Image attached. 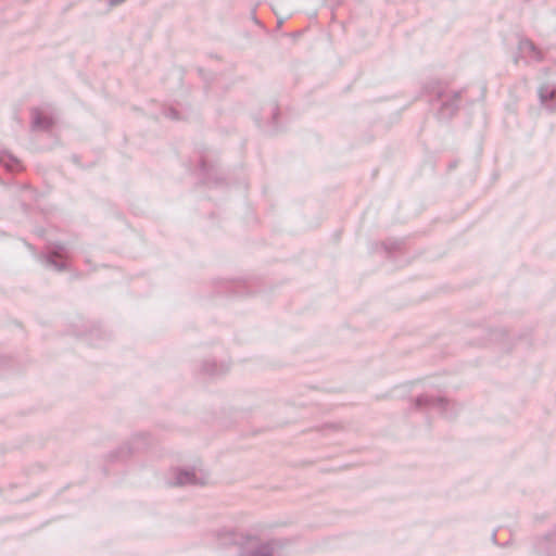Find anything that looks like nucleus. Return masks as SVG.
Wrapping results in <instances>:
<instances>
[{
    "label": "nucleus",
    "mask_w": 556,
    "mask_h": 556,
    "mask_svg": "<svg viewBox=\"0 0 556 556\" xmlns=\"http://www.w3.org/2000/svg\"><path fill=\"white\" fill-rule=\"evenodd\" d=\"M48 263H49V264H51V265L56 266V263H55L52 258H49V260H48Z\"/></svg>",
    "instance_id": "8"
},
{
    "label": "nucleus",
    "mask_w": 556,
    "mask_h": 556,
    "mask_svg": "<svg viewBox=\"0 0 556 556\" xmlns=\"http://www.w3.org/2000/svg\"><path fill=\"white\" fill-rule=\"evenodd\" d=\"M123 1L124 0H110V4L111 5H116V4H118V3L123 2Z\"/></svg>",
    "instance_id": "6"
},
{
    "label": "nucleus",
    "mask_w": 556,
    "mask_h": 556,
    "mask_svg": "<svg viewBox=\"0 0 556 556\" xmlns=\"http://www.w3.org/2000/svg\"><path fill=\"white\" fill-rule=\"evenodd\" d=\"M230 541H231L232 543H237V542H238V541H237V535L231 533V534H230Z\"/></svg>",
    "instance_id": "7"
},
{
    "label": "nucleus",
    "mask_w": 556,
    "mask_h": 556,
    "mask_svg": "<svg viewBox=\"0 0 556 556\" xmlns=\"http://www.w3.org/2000/svg\"><path fill=\"white\" fill-rule=\"evenodd\" d=\"M519 49L521 53H523L526 56L536 61L541 60V52L535 48L533 42H531L530 40L520 41Z\"/></svg>",
    "instance_id": "3"
},
{
    "label": "nucleus",
    "mask_w": 556,
    "mask_h": 556,
    "mask_svg": "<svg viewBox=\"0 0 556 556\" xmlns=\"http://www.w3.org/2000/svg\"><path fill=\"white\" fill-rule=\"evenodd\" d=\"M210 480L208 475L202 469L192 468L176 472L174 485H203Z\"/></svg>",
    "instance_id": "1"
},
{
    "label": "nucleus",
    "mask_w": 556,
    "mask_h": 556,
    "mask_svg": "<svg viewBox=\"0 0 556 556\" xmlns=\"http://www.w3.org/2000/svg\"><path fill=\"white\" fill-rule=\"evenodd\" d=\"M539 96L542 104L545 105L546 109L551 111L556 110V89L543 86L539 90Z\"/></svg>",
    "instance_id": "2"
},
{
    "label": "nucleus",
    "mask_w": 556,
    "mask_h": 556,
    "mask_svg": "<svg viewBox=\"0 0 556 556\" xmlns=\"http://www.w3.org/2000/svg\"><path fill=\"white\" fill-rule=\"evenodd\" d=\"M33 124L37 128L46 129L50 127L51 121L48 117L41 116V114L38 111H34Z\"/></svg>",
    "instance_id": "4"
},
{
    "label": "nucleus",
    "mask_w": 556,
    "mask_h": 556,
    "mask_svg": "<svg viewBox=\"0 0 556 556\" xmlns=\"http://www.w3.org/2000/svg\"><path fill=\"white\" fill-rule=\"evenodd\" d=\"M273 547L270 544H262L250 553V556H271Z\"/></svg>",
    "instance_id": "5"
}]
</instances>
